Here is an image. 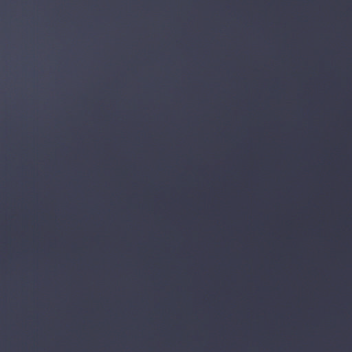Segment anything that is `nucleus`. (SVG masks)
<instances>
[{"instance_id": "nucleus-2", "label": "nucleus", "mask_w": 352, "mask_h": 352, "mask_svg": "<svg viewBox=\"0 0 352 352\" xmlns=\"http://www.w3.org/2000/svg\"><path fill=\"white\" fill-rule=\"evenodd\" d=\"M292 265L293 260L292 257L289 255H287L276 264V268L283 271H287L292 268Z\"/></svg>"}, {"instance_id": "nucleus-1", "label": "nucleus", "mask_w": 352, "mask_h": 352, "mask_svg": "<svg viewBox=\"0 0 352 352\" xmlns=\"http://www.w3.org/2000/svg\"><path fill=\"white\" fill-rule=\"evenodd\" d=\"M302 294L303 352H308V287H298Z\"/></svg>"}, {"instance_id": "nucleus-3", "label": "nucleus", "mask_w": 352, "mask_h": 352, "mask_svg": "<svg viewBox=\"0 0 352 352\" xmlns=\"http://www.w3.org/2000/svg\"><path fill=\"white\" fill-rule=\"evenodd\" d=\"M309 286H316L314 284V280L311 278V269L309 268Z\"/></svg>"}]
</instances>
